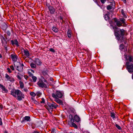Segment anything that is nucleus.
I'll return each mask as SVG.
<instances>
[{"label": "nucleus", "instance_id": "nucleus-1", "mask_svg": "<svg viewBox=\"0 0 133 133\" xmlns=\"http://www.w3.org/2000/svg\"><path fill=\"white\" fill-rule=\"evenodd\" d=\"M11 94L19 101H21L23 98H24V94L19 90L11 91Z\"/></svg>", "mask_w": 133, "mask_h": 133}, {"label": "nucleus", "instance_id": "nucleus-2", "mask_svg": "<svg viewBox=\"0 0 133 133\" xmlns=\"http://www.w3.org/2000/svg\"><path fill=\"white\" fill-rule=\"evenodd\" d=\"M58 106V105L56 103L52 102L51 103H48L47 105H45V107L49 111L50 110L52 111L54 108L56 109Z\"/></svg>", "mask_w": 133, "mask_h": 133}, {"label": "nucleus", "instance_id": "nucleus-3", "mask_svg": "<svg viewBox=\"0 0 133 133\" xmlns=\"http://www.w3.org/2000/svg\"><path fill=\"white\" fill-rule=\"evenodd\" d=\"M14 65L16 69L19 71L22 72L23 71V66H24L23 64H21L19 62H17L15 63H14Z\"/></svg>", "mask_w": 133, "mask_h": 133}, {"label": "nucleus", "instance_id": "nucleus-4", "mask_svg": "<svg viewBox=\"0 0 133 133\" xmlns=\"http://www.w3.org/2000/svg\"><path fill=\"white\" fill-rule=\"evenodd\" d=\"M52 96L54 98H61L63 94L61 92L57 91L53 93Z\"/></svg>", "mask_w": 133, "mask_h": 133}, {"label": "nucleus", "instance_id": "nucleus-5", "mask_svg": "<svg viewBox=\"0 0 133 133\" xmlns=\"http://www.w3.org/2000/svg\"><path fill=\"white\" fill-rule=\"evenodd\" d=\"M0 38L1 39L2 43V46H4L5 49L6 50H7V41L5 40V38L4 36L2 35L0 36Z\"/></svg>", "mask_w": 133, "mask_h": 133}, {"label": "nucleus", "instance_id": "nucleus-6", "mask_svg": "<svg viewBox=\"0 0 133 133\" xmlns=\"http://www.w3.org/2000/svg\"><path fill=\"white\" fill-rule=\"evenodd\" d=\"M126 65L127 66V68L128 72L130 73L133 72V65H130L129 62H126Z\"/></svg>", "mask_w": 133, "mask_h": 133}, {"label": "nucleus", "instance_id": "nucleus-7", "mask_svg": "<svg viewBox=\"0 0 133 133\" xmlns=\"http://www.w3.org/2000/svg\"><path fill=\"white\" fill-rule=\"evenodd\" d=\"M10 57L12 61L15 62L17 61L18 57L15 54H13L11 55Z\"/></svg>", "mask_w": 133, "mask_h": 133}, {"label": "nucleus", "instance_id": "nucleus-8", "mask_svg": "<svg viewBox=\"0 0 133 133\" xmlns=\"http://www.w3.org/2000/svg\"><path fill=\"white\" fill-rule=\"evenodd\" d=\"M37 84L38 86L41 88H46V84L44 83L42 81H41L38 82Z\"/></svg>", "mask_w": 133, "mask_h": 133}, {"label": "nucleus", "instance_id": "nucleus-9", "mask_svg": "<svg viewBox=\"0 0 133 133\" xmlns=\"http://www.w3.org/2000/svg\"><path fill=\"white\" fill-rule=\"evenodd\" d=\"M5 78L7 79L10 81L11 82H14L15 80L14 78L12 77H10L8 74H5Z\"/></svg>", "mask_w": 133, "mask_h": 133}, {"label": "nucleus", "instance_id": "nucleus-10", "mask_svg": "<svg viewBox=\"0 0 133 133\" xmlns=\"http://www.w3.org/2000/svg\"><path fill=\"white\" fill-rule=\"evenodd\" d=\"M0 88L1 89L3 93H6L8 92V90L5 87L1 84H0Z\"/></svg>", "mask_w": 133, "mask_h": 133}, {"label": "nucleus", "instance_id": "nucleus-11", "mask_svg": "<svg viewBox=\"0 0 133 133\" xmlns=\"http://www.w3.org/2000/svg\"><path fill=\"white\" fill-rule=\"evenodd\" d=\"M30 117L29 116H25L23 118L21 121V122L23 123L25 121H30Z\"/></svg>", "mask_w": 133, "mask_h": 133}, {"label": "nucleus", "instance_id": "nucleus-12", "mask_svg": "<svg viewBox=\"0 0 133 133\" xmlns=\"http://www.w3.org/2000/svg\"><path fill=\"white\" fill-rule=\"evenodd\" d=\"M114 20L117 26L120 27L121 26H122V23H121L120 21H118L117 19L115 18L114 19Z\"/></svg>", "mask_w": 133, "mask_h": 133}, {"label": "nucleus", "instance_id": "nucleus-13", "mask_svg": "<svg viewBox=\"0 0 133 133\" xmlns=\"http://www.w3.org/2000/svg\"><path fill=\"white\" fill-rule=\"evenodd\" d=\"M118 32V31H116L115 30L114 34L115 35L117 38V39L118 40H119L120 39V37H121V35L119 34Z\"/></svg>", "mask_w": 133, "mask_h": 133}, {"label": "nucleus", "instance_id": "nucleus-14", "mask_svg": "<svg viewBox=\"0 0 133 133\" xmlns=\"http://www.w3.org/2000/svg\"><path fill=\"white\" fill-rule=\"evenodd\" d=\"M34 62L35 63L38 65H40L42 63L41 61L37 58H35Z\"/></svg>", "mask_w": 133, "mask_h": 133}, {"label": "nucleus", "instance_id": "nucleus-15", "mask_svg": "<svg viewBox=\"0 0 133 133\" xmlns=\"http://www.w3.org/2000/svg\"><path fill=\"white\" fill-rule=\"evenodd\" d=\"M49 9L50 13L51 14H53L54 13L55 11V9L52 6H49Z\"/></svg>", "mask_w": 133, "mask_h": 133}, {"label": "nucleus", "instance_id": "nucleus-16", "mask_svg": "<svg viewBox=\"0 0 133 133\" xmlns=\"http://www.w3.org/2000/svg\"><path fill=\"white\" fill-rule=\"evenodd\" d=\"M24 55L27 57L29 56V51L27 49L24 50Z\"/></svg>", "mask_w": 133, "mask_h": 133}, {"label": "nucleus", "instance_id": "nucleus-17", "mask_svg": "<svg viewBox=\"0 0 133 133\" xmlns=\"http://www.w3.org/2000/svg\"><path fill=\"white\" fill-rule=\"evenodd\" d=\"M11 44L12 45H15L17 46H18V42L17 39H15L14 41L12 40L11 41Z\"/></svg>", "mask_w": 133, "mask_h": 133}, {"label": "nucleus", "instance_id": "nucleus-18", "mask_svg": "<svg viewBox=\"0 0 133 133\" xmlns=\"http://www.w3.org/2000/svg\"><path fill=\"white\" fill-rule=\"evenodd\" d=\"M110 13L109 12H108L107 14L105 15L104 16V18L106 20L108 21L109 19V16Z\"/></svg>", "mask_w": 133, "mask_h": 133}, {"label": "nucleus", "instance_id": "nucleus-19", "mask_svg": "<svg viewBox=\"0 0 133 133\" xmlns=\"http://www.w3.org/2000/svg\"><path fill=\"white\" fill-rule=\"evenodd\" d=\"M54 98L55 99L54 101L57 103L60 104H62L63 102L61 100L59 99L58 98Z\"/></svg>", "mask_w": 133, "mask_h": 133}, {"label": "nucleus", "instance_id": "nucleus-20", "mask_svg": "<svg viewBox=\"0 0 133 133\" xmlns=\"http://www.w3.org/2000/svg\"><path fill=\"white\" fill-rule=\"evenodd\" d=\"M120 21L122 22V23L123 24V26H124V25L125 24V20L123 18H120L119 19Z\"/></svg>", "mask_w": 133, "mask_h": 133}, {"label": "nucleus", "instance_id": "nucleus-21", "mask_svg": "<svg viewBox=\"0 0 133 133\" xmlns=\"http://www.w3.org/2000/svg\"><path fill=\"white\" fill-rule=\"evenodd\" d=\"M75 120L77 122H79L80 120V118L77 115H75L74 117Z\"/></svg>", "mask_w": 133, "mask_h": 133}, {"label": "nucleus", "instance_id": "nucleus-22", "mask_svg": "<svg viewBox=\"0 0 133 133\" xmlns=\"http://www.w3.org/2000/svg\"><path fill=\"white\" fill-rule=\"evenodd\" d=\"M7 27V26L6 24H4L2 25V28L4 30H5L6 29Z\"/></svg>", "mask_w": 133, "mask_h": 133}, {"label": "nucleus", "instance_id": "nucleus-23", "mask_svg": "<svg viewBox=\"0 0 133 133\" xmlns=\"http://www.w3.org/2000/svg\"><path fill=\"white\" fill-rule=\"evenodd\" d=\"M121 12L122 15L123 16V17L125 18H126L127 17V16L126 15L125 12H124L123 9H122Z\"/></svg>", "mask_w": 133, "mask_h": 133}, {"label": "nucleus", "instance_id": "nucleus-24", "mask_svg": "<svg viewBox=\"0 0 133 133\" xmlns=\"http://www.w3.org/2000/svg\"><path fill=\"white\" fill-rule=\"evenodd\" d=\"M52 30L55 32H57L58 31L57 28L55 27H53L52 28Z\"/></svg>", "mask_w": 133, "mask_h": 133}, {"label": "nucleus", "instance_id": "nucleus-25", "mask_svg": "<svg viewBox=\"0 0 133 133\" xmlns=\"http://www.w3.org/2000/svg\"><path fill=\"white\" fill-rule=\"evenodd\" d=\"M111 7L113 8L114 9L115 8V4L114 2H113L111 3L109 5Z\"/></svg>", "mask_w": 133, "mask_h": 133}, {"label": "nucleus", "instance_id": "nucleus-26", "mask_svg": "<svg viewBox=\"0 0 133 133\" xmlns=\"http://www.w3.org/2000/svg\"><path fill=\"white\" fill-rule=\"evenodd\" d=\"M120 31L121 35L122 36H124L125 34L124 30L123 29H121Z\"/></svg>", "mask_w": 133, "mask_h": 133}, {"label": "nucleus", "instance_id": "nucleus-27", "mask_svg": "<svg viewBox=\"0 0 133 133\" xmlns=\"http://www.w3.org/2000/svg\"><path fill=\"white\" fill-rule=\"evenodd\" d=\"M19 83L21 88V89H23L24 87V84L23 82L20 81L19 82Z\"/></svg>", "mask_w": 133, "mask_h": 133}, {"label": "nucleus", "instance_id": "nucleus-28", "mask_svg": "<svg viewBox=\"0 0 133 133\" xmlns=\"http://www.w3.org/2000/svg\"><path fill=\"white\" fill-rule=\"evenodd\" d=\"M70 121L68 122V124H69V125H70V124H71V123H73L74 122V119L73 118H70Z\"/></svg>", "mask_w": 133, "mask_h": 133}, {"label": "nucleus", "instance_id": "nucleus-29", "mask_svg": "<svg viewBox=\"0 0 133 133\" xmlns=\"http://www.w3.org/2000/svg\"><path fill=\"white\" fill-rule=\"evenodd\" d=\"M30 66L31 67L33 68H35L36 67V65L33 63H31L30 64Z\"/></svg>", "mask_w": 133, "mask_h": 133}, {"label": "nucleus", "instance_id": "nucleus-30", "mask_svg": "<svg viewBox=\"0 0 133 133\" xmlns=\"http://www.w3.org/2000/svg\"><path fill=\"white\" fill-rule=\"evenodd\" d=\"M67 35L69 38H70L71 36V34L70 31L69 30L67 32Z\"/></svg>", "mask_w": 133, "mask_h": 133}, {"label": "nucleus", "instance_id": "nucleus-31", "mask_svg": "<svg viewBox=\"0 0 133 133\" xmlns=\"http://www.w3.org/2000/svg\"><path fill=\"white\" fill-rule=\"evenodd\" d=\"M128 60L130 62H133V58L132 56H129Z\"/></svg>", "mask_w": 133, "mask_h": 133}, {"label": "nucleus", "instance_id": "nucleus-32", "mask_svg": "<svg viewBox=\"0 0 133 133\" xmlns=\"http://www.w3.org/2000/svg\"><path fill=\"white\" fill-rule=\"evenodd\" d=\"M31 77L34 82H35L36 81L37 79L36 77L34 76H32Z\"/></svg>", "mask_w": 133, "mask_h": 133}, {"label": "nucleus", "instance_id": "nucleus-33", "mask_svg": "<svg viewBox=\"0 0 133 133\" xmlns=\"http://www.w3.org/2000/svg\"><path fill=\"white\" fill-rule=\"evenodd\" d=\"M71 124L72 126L76 128H77V126L75 124L72 123H71V124H70V125H71Z\"/></svg>", "mask_w": 133, "mask_h": 133}, {"label": "nucleus", "instance_id": "nucleus-34", "mask_svg": "<svg viewBox=\"0 0 133 133\" xmlns=\"http://www.w3.org/2000/svg\"><path fill=\"white\" fill-rule=\"evenodd\" d=\"M111 116L113 119L115 118V114L114 112H111Z\"/></svg>", "mask_w": 133, "mask_h": 133}, {"label": "nucleus", "instance_id": "nucleus-35", "mask_svg": "<svg viewBox=\"0 0 133 133\" xmlns=\"http://www.w3.org/2000/svg\"><path fill=\"white\" fill-rule=\"evenodd\" d=\"M124 48V46L123 44H121L120 46V49L122 50Z\"/></svg>", "mask_w": 133, "mask_h": 133}, {"label": "nucleus", "instance_id": "nucleus-36", "mask_svg": "<svg viewBox=\"0 0 133 133\" xmlns=\"http://www.w3.org/2000/svg\"><path fill=\"white\" fill-rule=\"evenodd\" d=\"M107 9L108 10H111V9L112 8H113L109 5L107 6Z\"/></svg>", "mask_w": 133, "mask_h": 133}, {"label": "nucleus", "instance_id": "nucleus-37", "mask_svg": "<svg viewBox=\"0 0 133 133\" xmlns=\"http://www.w3.org/2000/svg\"><path fill=\"white\" fill-rule=\"evenodd\" d=\"M30 94L31 96L33 97L35 96H36L35 94L33 92H31L30 93Z\"/></svg>", "mask_w": 133, "mask_h": 133}, {"label": "nucleus", "instance_id": "nucleus-38", "mask_svg": "<svg viewBox=\"0 0 133 133\" xmlns=\"http://www.w3.org/2000/svg\"><path fill=\"white\" fill-rule=\"evenodd\" d=\"M115 126L119 130H120L121 129V127L118 125L117 124H116L115 125Z\"/></svg>", "mask_w": 133, "mask_h": 133}, {"label": "nucleus", "instance_id": "nucleus-39", "mask_svg": "<svg viewBox=\"0 0 133 133\" xmlns=\"http://www.w3.org/2000/svg\"><path fill=\"white\" fill-rule=\"evenodd\" d=\"M17 78L19 80H21V77H22L21 76H20L19 75H17Z\"/></svg>", "mask_w": 133, "mask_h": 133}, {"label": "nucleus", "instance_id": "nucleus-40", "mask_svg": "<svg viewBox=\"0 0 133 133\" xmlns=\"http://www.w3.org/2000/svg\"><path fill=\"white\" fill-rule=\"evenodd\" d=\"M42 101L40 102L41 103H44L45 102L44 99V98H42Z\"/></svg>", "mask_w": 133, "mask_h": 133}, {"label": "nucleus", "instance_id": "nucleus-41", "mask_svg": "<svg viewBox=\"0 0 133 133\" xmlns=\"http://www.w3.org/2000/svg\"><path fill=\"white\" fill-rule=\"evenodd\" d=\"M4 37L5 38L6 40H8V41H9V40L8 39V38L7 36H6V34H4Z\"/></svg>", "mask_w": 133, "mask_h": 133}, {"label": "nucleus", "instance_id": "nucleus-42", "mask_svg": "<svg viewBox=\"0 0 133 133\" xmlns=\"http://www.w3.org/2000/svg\"><path fill=\"white\" fill-rule=\"evenodd\" d=\"M28 73L29 75V76L31 77H32V76H33V74H32L30 71H28Z\"/></svg>", "mask_w": 133, "mask_h": 133}, {"label": "nucleus", "instance_id": "nucleus-43", "mask_svg": "<svg viewBox=\"0 0 133 133\" xmlns=\"http://www.w3.org/2000/svg\"><path fill=\"white\" fill-rule=\"evenodd\" d=\"M6 33L8 36H10L11 35V33L10 31H8L6 32Z\"/></svg>", "mask_w": 133, "mask_h": 133}, {"label": "nucleus", "instance_id": "nucleus-44", "mask_svg": "<svg viewBox=\"0 0 133 133\" xmlns=\"http://www.w3.org/2000/svg\"><path fill=\"white\" fill-rule=\"evenodd\" d=\"M50 51L51 52H55V51L54 49L53 48H51L50 49Z\"/></svg>", "mask_w": 133, "mask_h": 133}, {"label": "nucleus", "instance_id": "nucleus-45", "mask_svg": "<svg viewBox=\"0 0 133 133\" xmlns=\"http://www.w3.org/2000/svg\"><path fill=\"white\" fill-rule=\"evenodd\" d=\"M102 4H104L105 2L106 1V0H100Z\"/></svg>", "mask_w": 133, "mask_h": 133}, {"label": "nucleus", "instance_id": "nucleus-46", "mask_svg": "<svg viewBox=\"0 0 133 133\" xmlns=\"http://www.w3.org/2000/svg\"><path fill=\"white\" fill-rule=\"evenodd\" d=\"M52 132L53 133H55L56 132V131L55 129H52Z\"/></svg>", "mask_w": 133, "mask_h": 133}, {"label": "nucleus", "instance_id": "nucleus-47", "mask_svg": "<svg viewBox=\"0 0 133 133\" xmlns=\"http://www.w3.org/2000/svg\"><path fill=\"white\" fill-rule=\"evenodd\" d=\"M7 70L8 72L9 73L11 72V71L10 70V69L9 68H7Z\"/></svg>", "mask_w": 133, "mask_h": 133}, {"label": "nucleus", "instance_id": "nucleus-48", "mask_svg": "<svg viewBox=\"0 0 133 133\" xmlns=\"http://www.w3.org/2000/svg\"><path fill=\"white\" fill-rule=\"evenodd\" d=\"M37 96H38V97H39L40 96V95H41V94L40 92H38L37 93Z\"/></svg>", "mask_w": 133, "mask_h": 133}, {"label": "nucleus", "instance_id": "nucleus-49", "mask_svg": "<svg viewBox=\"0 0 133 133\" xmlns=\"http://www.w3.org/2000/svg\"><path fill=\"white\" fill-rule=\"evenodd\" d=\"M10 68L13 70L14 69V66L13 65H11L10 66Z\"/></svg>", "mask_w": 133, "mask_h": 133}, {"label": "nucleus", "instance_id": "nucleus-50", "mask_svg": "<svg viewBox=\"0 0 133 133\" xmlns=\"http://www.w3.org/2000/svg\"><path fill=\"white\" fill-rule=\"evenodd\" d=\"M59 19L60 20L62 21V23H63L64 22L63 21V18L61 17L60 16L59 17Z\"/></svg>", "mask_w": 133, "mask_h": 133}, {"label": "nucleus", "instance_id": "nucleus-51", "mask_svg": "<svg viewBox=\"0 0 133 133\" xmlns=\"http://www.w3.org/2000/svg\"><path fill=\"white\" fill-rule=\"evenodd\" d=\"M2 119L0 117V125H2Z\"/></svg>", "mask_w": 133, "mask_h": 133}, {"label": "nucleus", "instance_id": "nucleus-52", "mask_svg": "<svg viewBox=\"0 0 133 133\" xmlns=\"http://www.w3.org/2000/svg\"><path fill=\"white\" fill-rule=\"evenodd\" d=\"M23 90L26 92H27L28 91V90L27 88H24L23 89Z\"/></svg>", "mask_w": 133, "mask_h": 133}, {"label": "nucleus", "instance_id": "nucleus-53", "mask_svg": "<svg viewBox=\"0 0 133 133\" xmlns=\"http://www.w3.org/2000/svg\"><path fill=\"white\" fill-rule=\"evenodd\" d=\"M94 2L97 4H98V2L97 0H93Z\"/></svg>", "mask_w": 133, "mask_h": 133}, {"label": "nucleus", "instance_id": "nucleus-54", "mask_svg": "<svg viewBox=\"0 0 133 133\" xmlns=\"http://www.w3.org/2000/svg\"><path fill=\"white\" fill-rule=\"evenodd\" d=\"M30 71L32 72L33 73H34V70H30Z\"/></svg>", "mask_w": 133, "mask_h": 133}, {"label": "nucleus", "instance_id": "nucleus-55", "mask_svg": "<svg viewBox=\"0 0 133 133\" xmlns=\"http://www.w3.org/2000/svg\"><path fill=\"white\" fill-rule=\"evenodd\" d=\"M122 0L124 3H126V0Z\"/></svg>", "mask_w": 133, "mask_h": 133}, {"label": "nucleus", "instance_id": "nucleus-56", "mask_svg": "<svg viewBox=\"0 0 133 133\" xmlns=\"http://www.w3.org/2000/svg\"><path fill=\"white\" fill-rule=\"evenodd\" d=\"M34 102L35 103H36L37 102L36 101H34Z\"/></svg>", "mask_w": 133, "mask_h": 133}, {"label": "nucleus", "instance_id": "nucleus-57", "mask_svg": "<svg viewBox=\"0 0 133 133\" xmlns=\"http://www.w3.org/2000/svg\"><path fill=\"white\" fill-rule=\"evenodd\" d=\"M2 57V56L0 54V58H1Z\"/></svg>", "mask_w": 133, "mask_h": 133}, {"label": "nucleus", "instance_id": "nucleus-58", "mask_svg": "<svg viewBox=\"0 0 133 133\" xmlns=\"http://www.w3.org/2000/svg\"><path fill=\"white\" fill-rule=\"evenodd\" d=\"M132 79H133V74H132Z\"/></svg>", "mask_w": 133, "mask_h": 133}, {"label": "nucleus", "instance_id": "nucleus-59", "mask_svg": "<svg viewBox=\"0 0 133 133\" xmlns=\"http://www.w3.org/2000/svg\"><path fill=\"white\" fill-rule=\"evenodd\" d=\"M44 82H46V80L45 79H44Z\"/></svg>", "mask_w": 133, "mask_h": 133}, {"label": "nucleus", "instance_id": "nucleus-60", "mask_svg": "<svg viewBox=\"0 0 133 133\" xmlns=\"http://www.w3.org/2000/svg\"><path fill=\"white\" fill-rule=\"evenodd\" d=\"M25 78H27V77H25Z\"/></svg>", "mask_w": 133, "mask_h": 133}, {"label": "nucleus", "instance_id": "nucleus-61", "mask_svg": "<svg viewBox=\"0 0 133 133\" xmlns=\"http://www.w3.org/2000/svg\"><path fill=\"white\" fill-rule=\"evenodd\" d=\"M25 78H27V77H25Z\"/></svg>", "mask_w": 133, "mask_h": 133}, {"label": "nucleus", "instance_id": "nucleus-62", "mask_svg": "<svg viewBox=\"0 0 133 133\" xmlns=\"http://www.w3.org/2000/svg\"><path fill=\"white\" fill-rule=\"evenodd\" d=\"M70 133H72V132H70Z\"/></svg>", "mask_w": 133, "mask_h": 133}, {"label": "nucleus", "instance_id": "nucleus-63", "mask_svg": "<svg viewBox=\"0 0 133 133\" xmlns=\"http://www.w3.org/2000/svg\"><path fill=\"white\" fill-rule=\"evenodd\" d=\"M37 133H40L37 132Z\"/></svg>", "mask_w": 133, "mask_h": 133}]
</instances>
